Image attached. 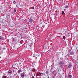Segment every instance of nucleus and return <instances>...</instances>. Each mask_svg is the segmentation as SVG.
I'll use <instances>...</instances> for the list:
<instances>
[{
  "mask_svg": "<svg viewBox=\"0 0 78 78\" xmlns=\"http://www.w3.org/2000/svg\"><path fill=\"white\" fill-rule=\"evenodd\" d=\"M24 76H25V73H23L21 74V77L22 78H24Z\"/></svg>",
  "mask_w": 78,
  "mask_h": 78,
  "instance_id": "f257e3e1",
  "label": "nucleus"
},
{
  "mask_svg": "<svg viewBox=\"0 0 78 78\" xmlns=\"http://www.w3.org/2000/svg\"><path fill=\"white\" fill-rule=\"evenodd\" d=\"M34 55L36 56H37L38 57V56H39V53H36L34 54Z\"/></svg>",
  "mask_w": 78,
  "mask_h": 78,
  "instance_id": "f03ea898",
  "label": "nucleus"
},
{
  "mask_svg": "<svg viewBox=\"0 0 78 78\" xmlns=\"http://www.w3.org/2000/svg\"><path fill=\"white\" fill-rule=\"evenodd\" d=\"M12 72L11 70H9L8 72V73L10 75H11V74H12Z\"/></svg>",
  "mask_w": 78,
  "mask_h": 78,
  "instance_id": "7ed1b4c3",
  "label": "nucleus"
},
{
  "mask_svg": "<svg viewBox=\"0 0 78 78\" xmlns=\"http://www.w3.org/2000/svg\"><path fill=\"white\" fill-rule=\"evenodd\" d=\"M29 20L30 22L32 23V22H33V19H31V18H30L29 19Z\"/></svg>",
  "mask_w": 78,
  "mask_h": 78,
  "instance_id": "20e7f679",
  "label": "nucleus"
},
{
  "mask_svg": "<svg viewBox=\"0 0 78 78\" xmlns=\"http://www.w3.org/2000/svg\"><path fill=\"white\" fill-rule=\"evenodd\" d=\"M71 67H72V65L71 64L69 65L68 66V68H69V69H70Z\"/></svg>",
  "mask_w": 78,
  "mask_h": 78,
  "instance_id": "39448f33",
  "label": "nucleus"
},
{
  "mask_svg": "<svg viewBox=\"0 0 78 78\" xmlns=\"http://www.w3.org/2000/svg\"><path fill=\"white\" fill-rule=\"evenodd\" d=\"M70 54L71 55H74V54H73V52H70Z\"/></svg>",
  "mask_w": 78,
  "mask_h": 78,
  "instance_id": "423d86ee",
  "label": "nucleus"
},
{
  "mask_svg": "<svg viewBox=\"0 0 78 78\" xmlns=\"http://www.w3.org/2000/svg\"><path fill=\"white\" fill-rule=\"evenodd\" d=\"M22 72V71L21 70H19L18 71V73H20Z\"/></svg>",
  "mask_w": 78,
  "mask_h": 78,
  "instance_id": "0eeeda50",
  "label": "nucleus"
},
{
  "mask_svg": "<svg viewBox=\"0 0 78 78\" xmlns=\"http://www.w3.org/2000/svg\"><path fill=\"white\" fill-rule=\"evenodd\" d=\"M65 9H66V8H68V5H66L65 6Z\"/></svg>",
  "mask_w": 78,
  "mask_h": 78,
  "instance_id": "6e6552de",
  "label": "nucleus"
},
{
  "mask_svg": "<svg viewBox=\"0 0 78 78\" xmlns=\"http://www.w3.org/2000/svg\"><path fill=\"white\" fill-rule=\"evenodd\" d=\"M17 72H15V73L14 74V76H16V75H17Z\"/></svg>",
  "mask_w": 78,
  "mask_h": 78,
  "instance_id": "1a4fd4ad",
  "label": "nucleus"
},
{
  "mask_svg": "<svg viewBox=\"0 0 78 78\" xmlns=\"http://www.w3.org/2000/svg\"><path fill=\"white\" fill-rule=\"evenodd\" d=\"M68 77L71 78H72V76H71V75H69L68 76Z\"/></svg>",
  "mask_w": 78,
  "mask_h": 78,
  "instance_id": "9d476101",
  "label": "nucleus"
},
{
  "mask_svg": "<svg viewBox=\"0 0 78 78\" xmlns=\"http://www.w3.org/2000/svg\"><path fill=\"white\" fill-rule=\"evenodd\" d=\"M3 39V37L2 36H0V40Z\"/></svg>",
  "mask_w": 78,
  "mask_h": 78,
  "instance_id": "9b49d317",
  "label": "nucleus"
},
{
  "mask_svg": "<svg viewBox=\"0 0 78 78\" xmlns=\"http://www.w3.org/2000/svg\"><path fill=\"white\" fill-rule=\"evenodd\" d=\"M16 11H17L16 10V9H14V12H16Z\"/></svg>",
  "mask_w": 78,
  "mask_h": 78,
  "instance_id": "f8f14e48",
  "label": "nucleus"
},
{
  "mask_svg": "<svg viewBox=\"0 0 78 78\" xmlns=\"http://www.w3.org/2000/svg\"><path fill=\"white\" fill-rule=\"evenodd\" d=\"M2 78H6V76H5L3 77Z\"/></svg>",
  "mask_w": 78,
  "mask_h": 78,
  "instance_id": "ddd939ff",
  "label": "nucleus"
},
{
  "mask_svg": "<svg viewBox=\"0 0 78 78\" xmlns=\"http://www.w3.org/2000/svg\"><path fill=\"white\" fill-rule=\"evenodd\" d=\"M64 14V11H62V14Z\"/></svg>",
  "mask_w": 78,
  "mask_h": 78,
  "instance_id": "4468645a",
  "label": "nucleus"
},
{
  "mask_svg": "<svg viewBox=\"0 0 78 78\" xmlns=\"http://www.w3.org/2000/svg\"><path fill=\"white\" fill-rule=\"evenodd\" d=\"M60 63L61 64H63V62H62V61H61Z\"/></svg>",
  "mask_w": 78,
  "mask_h": 78,
  "instance_id": "2eb2a0df",
  "label": "nucleus"
},
{
  "mask_svg": "<svg viewBox=\"0 0 78 78\" xmlns=\"http://www.w3.org/2000/svg\"><path fill=\"white\" fill-rule=\"evenodd\" d=\"M65 36H63V38L64 39H66V38H65Z\"/></svg>",
  "mask_w": 78,
  "mask_h": 78,
  "instance_id": "dca6fc26",
  "label": "nucleus"
},
{
  "mask_svg": "<svg viewBox=\"0 0 78 78\" xmlns=\"http://www.w3.org/2000/svg\"><path fill=\"white\" fill-rule=\"evenodd\" d=\"M35 71H36V69H34L33 70V72H35Z\"/></svg>",
  "mask_w": 78,
  "mask_h": 78,
  "instance_id": "f3484780",
  "label": "nucleus"
},
{
  "mask_svg": "<svg viewBox=\"0 0 78 78\" xmlns=\"http://www.w3.org/2000/svg\"><path fill=\"white\" fill-rule=\"evenodd\" d=\"M46 73L47 75H48V71H46Z\"/></svg>",
  "mask_w": 78,
  "mask_h": 78,
  "instance_id": "a211bd4d",
  "label": "nucleus"
},
{
  "mask_svg": "<svg viewBox=\"0 0 78 78\" xmlns=\"http://www.w3.org/2000/svg\"><path fill=\"white\" fill-rule=\"evenodd\" d=\"M41 74H42V73H39V75H41Z\"/></svg>",
  "mask_w": 78,
  "mask_h": 78,
  "instance_id": "6ab92c4d",
  "label": "nucleus"
},
{
  "mask_svg": "<svg viewBox=\"0 0 78 78\" xmlns=\"http://www.w3.org/2000/svg\"><path fill=\"white\" fill-rule=\"evenodd\" d=\"M13 3H15H15H16V2L14 1L13 2Z\"/></svg>",
  "mask_w": 78,
  "mask_h": 78,
  "instance_id": "aec40b11",
  "label": "nucleus"
},
{
  "mask_svg": "<svg viewBox=\"0 0 78 78\" xmlns=\"http://www.w3.org/2000/svg\"><path fill=\"white\" fill-rule=\"evenodd\" d=\"M32 9H34V7H31Z\"/></svg>",
  "mask_w": 78,
  "mask_h": 78,
  "instance_id": "412c9836",
  "label": "nucleus"
},
{
  "mask_svg": "<svg viewBox=\"0 0 78 78\" xmlns=\"http://www.w3.org/2000/svg\"><path fill=\"white\" fill-rule=\"evenodd\" d=\"M37 76H39V74H37Z\"/></svg>",
  "mask_w": 78,
  "mask_h": 78,
  "instance_id": "4be33fe9",
  "label": "nucleus"
},
{
  "mask_svg": "<svg viewBox=\"0 0 78 78\" xmlns=\"http://www.w3.org/2000/svg\"><path fill=\"white\" fill-rule=\"evenodd\" d=\"M32 78H34V76H33Z\"/></svg>",
  "mask_w": 78,
  "mask_h": 78,
  "instance_id": "5701e85b",
  "label": "nucleus"
},
{
  "mask_svg": "<svg viewBox=\"0 0 78 78\" xmlns=\"http://www.w3.org/2000/svg\"><path fill=\"white\" fill-rule=\"evenodd\" d=\"M13 73H14V70H13Z\"/></svg>",
  "mask_w": 78,
  "mask_h": 78,
  "instance_id": "b1692460",
  "label": "nucleus"
},
{
  "mask_svg": "<svg viewBox=\"0 0 78 78\" xmlns=\"http://www.w3.org/2000/svg\"><path fill=\"white\" fill-rule=\"evenodd\" d=\"M48 78H50V77H49V76H48Z\"/></svg>",
  "mask_w": 78,
  "mask_h": 78,
  "instance_id": "393cba45",
  "label": "nucleus"
},
{
  "mask_svg": "<svg viewBox=\"0 0 78 78\" xmlns=\"http://www.w3.org/2000/svg\"><path fill=\"white\" fill-rule=\"evenodd\" d=\"M34 76H35V74H34Z\"/></svg>",
  "mask_w": 78,
  "mask_h": 78,
  "instance_id": "a878e982",
  "label": "nucleus"
},
{
  "mask_svg": "<svg viewBox=\"0 0 78 78\" xmlns=\"http://www.w3.org/2000/svg\"><path fill=\"white\" fill-rule=\"evenodd\" d=\"M0 58H1V57L0 56Z\"/></svg>",
  "mask_w": 78,
  "mask_h": 78,
  "instance_id": "bb28decb",
  "label": "nucleus"
},
{
  "mask_svg": "<svg viewBox=\"0 0 78 78\" xmlns=\"http://www.w3.org/2000/svg\"><path fill=\"white\" fill-rule=\"evenodd\" d=\"M44 74L45 75V74Z\"/></svg>",
  "mask_w": 78,
  "mask_h": 78,
  "instance_id": "cd10ccee",
  "label": "nucleus"
},
{
  "mask_svg": "<svg viewBox=\"0 0 78 78\" xmlns=\"http://www.w3.org/2000/svg\"><path fill=\"white\" fill-rule=\"evenodd\" d=\"M30 78H32L31 77Z\"/></svg>",
  "mask_w": 78,
  "mask_h": 78,
  "instance_id": "c85d7f7f",
  "label": "nucleus"
}]
</instances>
